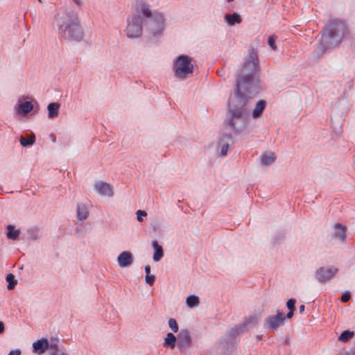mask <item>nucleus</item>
<instances>
[{
    "mask_svg": "<svg viewBox=\"0 0 355 355\" xmlns=\"http://www.w3.org/2000/svg\"><path fill=\"white\" fill-rule=\"evenodd\" d=\"M258 55L254 49L250 52L249 58L243 64L236 78L234 94L228 102L226 119L224 125L226 131L235 134L242 132L248 124V112L250 99L259 92ZM233 144L230 132L223 133L218 141L220 155L225 156L229 146Z\"/></svg>",
    "mask_w": 355,
    "mask_h": 355,
    "instance_id": "obj_1",
    "label": "nucleus"
},
{
    "mask_svg": "<svg viewBox=\"0 0 355 355\" xmlns=\"http://www.w3.org/2000/svg\"><path fill=\"white\" fill-rule=\"evenodd\" d=\"M58 34L61 39L80 42L84 37V31L77 13L69 12L58 20Z\"/></svg>",
    "mask_w": 355,
    "mask_h": 355,
    "instance_id": "obj_2",
    "label": "nucleus"
},
{
    "mask_svg": "<svg viewBox=\"0 0 355 355\" xmlns=\"http://www.w3.org/2000/svg\"><path fill=\"white\" fill-rule=\"evenodd\" d=\"M345 27L342 21H331L323 29L321 40L317 49L318 55H322L327 49L336 47L345 34Z\"/></svg>",
    "mask_w": 355,
    "mask_h": 355,
    "instance_id": "obj_3",
    "label": "nucleus"
},
{
    "mask_svg": "<svg viewBox=\"0 0 355 355\" xmlns=\"http://www.w3.org/2000/svg\"><path fill=\"white\" fill-rule=\"evenodd\" d=\"M138 10L146 18L145 25L149 35L153 37L161 36L164 29L165 18L163 14L159 12H152L148 6L144 2L138 3Z\"/></svg>",
    "mask_w": 355,
    "mask_h": 355,
    "instance_id": "obj_4",
    "label": "nucleus"
},
{
    "mask_svg": "<svg viewBox=\"0 0 355 355\" xmlns=\"http://www.w3.org/2000/svg\"><path fill=\"white\" fill-rule=\"evenodd\" d=\"M191 58L181 55H179L173 62V70L175 76L180 80H184L189 75L193 73V65L191 63Z\"/></svg>",
    "mask_w": 355,
    "mask_h": 355,
    "instance_id": "obj_5",
    "label": "nucleus"
},
{
    "mask_svg": "<svg viewBox=\"0 0 355 355\" xmlns=\"http://www.w3.org/2000/svg\"><path fill=\"white\" fill-rule=\"evenodd\" d=\"M143 15L141 12L138 10V4L137 5L136 10L132 13L130 18L127 20L128 25L125 30L126 35L129 38H136L141 35L142 33V24Z\"/></svg>",
    "mask_w": 355,
    "mask_h": 355,
    "instance_id": "obj_6",
    "label": "nucleus"
},
{
    "mask_svg": "<svg viewBox=\"0 0 355 355\" xmlns=\"http://www.w3.org/2000/svg\"><path fill=\"white\" fill-rule=\"evenodd\" d=\"M286 320L284 313L280 311H277L275 315L268 316L264 321V326L269 331H276L279 327L284 325Z\"/></svg>",
    "mask_w": 355,
    "mask_h": 355,
    "instance_id": "obj_7",
    "label": "nucleus"
},
{
    "mask_svg": "<svg viewBox=\"0 0 355 355\" xmlns=\"http://www.w3.org/2000/svg\"><path fill=\"white\" fill-rule=\"evenodd\" d=\"M191 337L187 329H182L178 336V347L180 350L186 349L191 345Z\"/></svg>",
    "mask_w": 355,
    "mask_h": 355,
    "instance_id": "obj_8",
    "label": "nucleus"
},
{
    "mask_svg": "<svg viewBox=\"0 0 355 355\" xmlns=\"http://www.w3.org/2000/svg\"><path fill=\"white\" fill-rule=\"evenodd\" d=\"M338 272L336 268H325L324 267L320 268L315 272V277L320 282H325L332 278Z\"/></svg>",
    "mask_w": 355,
    "mask_h": 355,
    "instance_id": "obj_9",
    "label": "nucleus"
},
{
    "mask_svg": "<svg viewBox=\"0 0 355 355\" xmlns=\"http://www.w3.org/2000/svg\"><path fill=\"white\" fill-rule=\"evenodd\" d=\"M259 319V317L257 315H250L245 320V322L242 324L241 327H240L239 330L236 329H232L230 331V334L232 336H234L238 333L239 331H245L249 328H251L255 326V324L258 322Z\"/></svg>",
    "mask_w": 355,
    "mask_h": 355,
    "instance_id": "obj_10",
    "label": "nucleus"
},
{
    "mask_svg": "<svg viewBox=\"0 0 355 355\" xmlns=\"http://www.w3.org/2000/svg\"><path fill=\"white\" fill-rule=\"evenodd\" d=\"M118 264L121 268L130 266L133 262V257L130 252L123 251L117 257Z\"/></svg>",
    "mask_w": 355,
    "mask_h": 355,
    "instance_id": "obj_11",
    "label": "nucleus"
},
{
    "mask_svg": "<svg viewBox=\"0 0 355 355\" xmlns=\"http://www.w3.org/2000/svg\"><path fill=\"white\" fill-rule=\"evenodd\" d=\"M96 190L103 196L111 197L113 196L112 187L106 182H98L95 184Z\"/></svg>",
    "mask_w": 355,
    "mask_h": 355,
    "instance_id": "obj_12",
    "label": "nucleus"
},
{
    "mask_svg": "<svg viewBox=\"0 0 355 355\" xmlns=\"http://www.w3.org/2000/svg\"><path fill=\"white\" fill-rule=\"evenodd\" d=\"M49 343L46 338L38 340L33 344V351L38 354H43L49 348Z\"/></svg>",
    "mask_w": 355,
    "mask_h": 355,
    "instance_id": "obj_13",
    "label": "nucleus"
},
{
    "mask_svg": "<svg viewBox=\"0 0 355 355\" xmlns=\"http://www.w3.org/2000/svg\"><path fill=\"white\" fill-rule=\"evenodd\" d=\"M33 110V105L31 102L25 101L21 103L16 107L17 114L20 115H26Z\"/></svg>",
    "mask_w": 355,
    "mask_h": 355,
    "instance_id": "obj_14",
    "label": "nucleus"
},
{
    "mask_svg": "<svg viewBox=\"0 0 355 355\" xmlns=\"http://www.w3.org/2000/svg\"><path fill=\"white\" fill-rule=\"evenodd\" d=\"M152 245L155 250L153 254V260L155 261H159L164 256L163 248L155 240L153 241Z\"/></svg>",
    "mask_w": 355,
    "mask_h": 355,
    "instance_id": "obj_15",
    "label": "nucleus"
},
{
    "mask_svg": "<svg viewBox=\"0 0 355 355\" xmlns=\"http://www.w3.org/2000/svg\"><path fill=\"white\" fill-rule=\"evenodd\" d=\"M60 104L58 103H51L47 106L48 116L49 119H54L58 116Z\"/></svg>",
    "mask_w": 355,
    "mask_h": 355,
    "instance_id": "obj_16",
    "label": "nucleus"
},
{
    "mask_svg": "<svg viewBox=\"0 0 355 355\" xmlns=\"http://www.w3.org/2000/svg\"><path fill=\"white\" fill-rule=\"evenodd\" d=\"M89 215L87 207L83 203L77 205V216L80 220H85Z\"/></svg>",
    "mask_w": 355,
    "mask_h": 355,
    "instance_id": "obj_17",
    "label": "nucleus"
},
{
    "mask_svg": "<svg viewBox=\"0 0 355 355\" xmlns=\"http://www.w3.org/2000/svg\"><path fill=\"white\" fill-rule=\"evenodd\" d=\"M266 106V102L263 100L259 101L254 110H252V116L254 118H258L261 114Z\"/></svg>",
    "mask_w": 355,
    "mask_h": 355,
    "instance_id": "obj_18",
    "label": "nucleus"
},
{
    "mask_svg": "<svg viewBox=\"0 0 355 355\" xmlns=\"http://www.w3.org/2000/svg\"><path fill=\"white\" fill-rule=\"evenodd\" d=\"M176 342L178 343V338L173 333H168L164 338V345L171 349H174Z\"/></svg>",
    "mask_w": 355,
    "mask_h": 355,
    "instance_id": "obj_19",
    "label": "nucleus"
},
{
    "mask_svg": "<svg viewBox=\"0 0 355 355\" xmlns=\"http://www.w3.org/2000/svg\"><path fill=\"white\" fill-rule=\"evenodd\" d=\"M6 229L8 230L6 233V236L8 239L15 241L19 238L20 230H16L14 225H8L6 227Z\"/></svg>",
    "mask_w": 355,
    "mask_h": 355,
    "instance_id": "obj_20",
    "label": "nucleus"
},
{
    "mask_svg": "<svg viewBox=\"0 0 355 355\" xmlns=\"http://www.w3.org/2000/svg\"><path fill=\"white\" fill-rule=\"evenodd\" d=\"M225 19L230 26H234L236 23L239 24L241 22V16L235 12L234 14H226Z\"/></svg>",
    "mask_w": 355,
    "mask_h": 355,
    "instance_id": "obj_21",
    "label": "nucleus"
},
{
    "mask_svg": "<svg viewBox=\"0 0 355 355\" xmlns=\"http://www.w3.org/2000/svg\"><path fill=\"white\" fill-rule=\"evenodd\" d=\"M276 159V156L274 153H269L263 154L261 157V162L263 166H269L273 163Z\"/></svg>",
    "mask_w": 355,
    "mask_h": 355,
    "instance_id": "obj_22",
    "label": "nucleus"
},
{
    "mask_svg": "<svg viewBox=\"0 0 355 355\" xmlns=\"http://www.w3.org/2000/svg\"><path fill=\"white\" fill-rule=\"evenodd\" d=\"M334 237L338 238L340 241H344L346 235V227L340 224L335 225Z\"/></svg>",
    "mask_w": 355,
    "mask_h": 355,
    "instance_id": "obj_23",
    "label": "nucleus"
},
{
    "mask_svg": "<svg viewBox=\"0 0 355 355\" xmlns=\"http://www.w3.org/2000/svg\"><path fill=\"white\" fill-rule=\"evenodd\" d=\"M354 336V331L345 330L339 336L338 340L341 343H347Z\"/></svg>",
    "mask_w": 355,
    "mask_h": 355,
    "instance_id": "obj_24",
    "label": "nucleus"
},
{
    "mask_svg": "<svg viewBox=\"0 0 355 355\" xmlns=\"http://www.w3.org/2000/svg\"><path fill=\"white\" fill-rule=\"evenodd\" d=\"M6 279L8 283L7 286L8 290L10 291L14 289L17 284V280L15 279V275L12 273H9L6 275Z\"/></svg>",
    "mask_w": 355,
    "mask_h": 355,
    "instance_id": "obj_25",
    "label": "nucleus"
},
{
    "mask_svg": "<svg viewBox=\"0 0 355 355\" xmlns=\"http://www.w3.org/2000/svg\"><path fill=\"white\" fill-rule=\"evenodd\" d=\"M186 303L187 305L190 308L195 307L200 303L199 297L193 295H189L187 297Z\"/></svg>",
    "mask_w": 355,
    "mask_h": 355,
    "instance_id": "obj_26",
    "label": "nucleus"
},
{
    "mask_svg": "<svg viewBox=\"0 0 355 355\" xmlns=\"http://www.w3.org/2000/svg\"><path fill=\"white\" fill-rule=\"evenodd\" d=\"M35 137L34 135L31 136L28 139H26L24 137H21L20 138V144L24 147L33 145L35 143Z\"/></svg>",
    "mask_w": 355,
    "mask_h": 355,
    "instance_id": "obj_27",
    "label": "nucleus"
},
{
    "mask_svg": "<svg viewBox=\"0 0 355 355\" xmlns=\"http://www.w3.org/2000/svg\"><path fill=\"white\" fill-rule=\"evenodd\" d=\"M28 239L31 240L37 239L39 236V230L36 228H31L27 230Z\"/></svg>",
    "mask_w": 355,
    "mask_h": 355,
    "instance_id": "obj_28",
    "label": "nucleus"
},
{
    "mask_svg": "<svg viewBox=\"0 0 355 355\" xmlns=\"http://www.w3.org/2000/svg\"><path fill=\"white\" fill-rule=\"evenodd\" d=\"M168 326L173 332L176 333L178 331V324L177 323L176 320H175L174 318H170L168 320Z\"/></svg>",
    "mask_w": 355,
    "mask_h": 355,
    "instance_id": "obj_29",
    "label": "nucleus"
},
{
    "mask_svg": "<svg viewBox=\"0 0 355 355\" xmlns=\"http://www.w3.org/2000/svg\"><path fill=\"white\" fill-rule=\"evenodd\" d=\"M277 37L275 35H270L268 39V44L270 46V47L274 50H277V46L275 44Z\"/></svg>",
    "mask_w": 355,
    "mask_h": 355,
    "instance_id": "obj_30",
    "label": "nucleus"
},
{
    "mask_svg": "<svg viewBox=\"0 0 355 355\" xmlns=\"http://www.w3.org/2000/svg\"><path fill=\"white\" fill-rule=\"evenodd\" d=\"M296 300L293 298L289 299L286 302V306L288 310L292 311L295 309V304Z\"/></svg>",
    "mask_w": 355,
    "mask_h": 355,
    "instance_id": "obj_31",
    "label": "nucleus"
},
{
    "mask_svg": "<svg viewBox=\"0 0 355 355\" xmlns=\"http://www.w3.org/2000/svg\"><path fill=\"white\" fill-rule=\"evenodd\" d=\"M147 216V213L145 211L138 210L137 211V219L139 222H142L143 221L142 216Z\"/></svg>",
    "mask_w": 355,
    "mask_h": 355,
    "instance_id": "obj_32",
    "label": "nucleus"
},
{
    "mask_svg": "<svg viewBox=\"0 0 355 355\" xmlns=\"http://www.w3.org/2000/svg\"><path fill=\"white\" fill-rule=\"evenodd\" d=\"M155 277L153 275H146V282L149 285H153L155 282Z\"/></svg>",
    "mask_w": 355,
    "mask_h": 355,
    "instance_id": "obj_33",
    "label": "nucleus"
},
{
    "mask_svg": "<svg viewBox=\"0 0 355 355\" xmlns=\"http://www.w3.org/2000/svg\"><path fill=\"white\" fill-rule=\"evenodd\" d=\"M351 297V295L349 293H345L343 294L341 297V302H347L349 300Z\"/></svg>",
    "mask_w": 355,
    "mask_h": 355,
    "instance_id": "obj_34",
    "label": "nucleus"
},
{
    "mask_svg": "<svg viewBox=\"0 0 355 355\" xmlns=\"http://www.w3.org/2000/svg\"><path fill=\"white\" fill-rule=\"evenodd\" d=\"M49 347L53 349H58V341L56 340H52Z\"/></svg>",
    "mask_w": 355,
    "mask_h": 355,
    "instance_id": "obj_35",
    "label": "nucleus"
},
{
    "mask_svg": "<svg viewBox=\"0 0 355 355\" xmlns=\"http://www.w3.org/2000/svg\"><path fill=\"white\" fill-rule=\"evenodd\" d=\"M8 355H21V351L19 349L11 350Z\"/></svg>",
    "mask_w": 355,
    "mask_h": 355,
    "instance_id": "obj_36",
    "label": "nucleus"
},
{
    "mask_svg": "<svg viewBox=\"0 0 355 355\" xmlns=\"http://www.w3.org/2000/svg\"><path fill=\"white\" fill-rule=\"evenodd\" d=\"M295 310H292L288 311V313L286 314V316H285L286 318L291 319L293 316Z\"/></svg>",
    "mask_w": 355,
    "mask_h": 355,
    "instance_id": "obj_37",
    "label": "nucleus"
},
{
    "mask_svg": "<svg viewBox=\"0 0 355 355\" xmlns=\"http://www.w3.org/2000/svg\"><path fill=\"white\" fill-rule=\"evenodd\" d=\"M5 331V325L2 321H0V334H3Z\"/></svg>",
    "mask_w": 355,
    "mask_h": 355,
    "instance_id": "obj_38",
    "label": "nucleus"
},
{
    "mask_svg": "<svg viewBox=\"0 0 355 355\" xmlns=\"http://www.w3.org/2000/svg\"><path fill=\"white\" fill-rule=\"evenodd\" d=\"M146 275H149L150 272V267L149 265L145 266Z\"/></svg>",
    "mask_w": 355,
    "mask_h": 355,
    "instance_id": "obj_39",
    "label": "nucleus"
},
{
    "mask_svg": "<svg viewBox=\"0 0 355 355\" xmlns=\"http://www.w3.org/2000/svg\"><path fill=\"white\" fill-rule=\"evenodd\" d=\"M73 1L78 6H80L83 4L82 0H73Z\"/></svg>",
    "mask_w": 355,
    "mask_h": 355,
    "instance_id": "obj_40",
    "label": "nucleus"
},
{
    "mask_svg": "<svg viewBox=\"0 0 355 355\" xmlns=\"http://www.w3.org/2000/svg\"><path fill=\"white\" fill-rule=\"evenodd\" d=\"M304 309H305V306L304 305L302 304L299 306V312L300 313H303V312L304 311Z\"/></svg>",
    "mask_w": 355,
    "mask_h": 355,
    "instance_id": "obj_41",
    "label": "nucleus"
},
{
    "mask_svg": "<svg viewBox=\"0 0 355 355\" xmlns=\"http://www.w3.org/2000/svg\"><path fill=\"white\" fill-rule=\"evenodd\" d=\"M50 137H51V141H52L53 142H55V141H56V137H55V134L51 133V134L50 135Z\"/></svg>",
    "mask_w": 355,
    "mask_h": 355,
    "instance_id": "obj_42",
    "label": "nucleus"
},
{
    "mask_svg": "<svg viewBox=\"0 0 355 355\" xmlns=\"http://www.w3.org/2000/svg\"><path fill=\"white\" fill-rule=\"evenodd\" d=\"M352 355H355V347H354V351L352 352Z\"/></svg>",
    "mask_w": 355,
    "mask_h": 355,
    "instance_id": "obj_43",
    "label": "nucleus"
},
{
    "mask_svg": "<svg viewBox=\"0 0 355 355\" xmlns=\"http://www.w3.org/2000/svg\"><path fill=\"white\" fill-rule=\"evenodd\" d=\"M257 338H258V339H261V336H257Z\"/></svg>",
    "mask_w": 355,
    "mask_h": 355,
    "instance_id": "obj_44",
    "label": "nucleus"
},
{
    "mask_svg": "<svg viewBox=\"0 0 355 355\" xmlns=\"http://www.w3.org/2000/svg\"><path fill=\"white\" fill-rule=\"evenodd\" d=\"M61 355H68V354H64V353H62V354H61Z\"/></svg>",
    "mask_w": 355,
    "mask_h": 355,
    "instance_id": "obj_45",
    "label": "nucleus"
},
{
    "mask_svg": "<svg viewBox=\"0 0 355 355\" xmlns=\"http://www.w3.org/2000/svg\"><path fill=\"white\" fill-rule=\"evenodd\" d=\"M229 2L233 1L234 0H227Z\"/></svg>",
    "mask_w": 355,
    "mask_h": 355,
    "instance_id": "obj_46",
    "label": "nucleus"
},
{
    "mask_svg": "<svg viewBox=\"0 0 355 355\" xmlns=\"http://www.w3.org/2000/svg\"><path fill=\"white\" fill-rule=\"evenodd\" d=\"M40 3H42V0H37Z\"/></svg>",
    "mask_w": 355,
    "mask_h": 355,
    "instance_id": "obj_47",
    "label": "nucleus"
}]
</instances>
